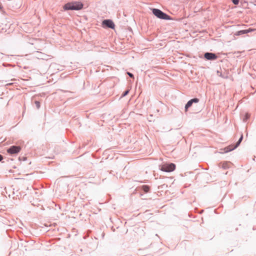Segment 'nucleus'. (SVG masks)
<instances>
[{
  "mask_svg": "<svg viewBox=\"0 0 256 256\" xmlns=\"http://www.w3.org/2000/svg\"><path fill=\"white\" fill-rule=\"evenodd\" d=\"M83 8L82 2H68L64 6V10H80Z\"/></svg>",
  "mask_w": 256,
  "mask_h": 256,
  "instance_id": "obj_1",
  "label": "nucleus"
},
{
  "mask_svg": "<svg viewBox=\"0 0 256 256\" xmlns=\"http://www.w3.org/2000/svg\"><path fill=\"white\" fill-rule=\"evenodd\" d=\"M176 168V165L173 163H164L160 166V170L166 172H171Z\"/></svg>",
  "mask_w": 256,
  "mask_h": 256,
  "instance_id": "obj_2",
  "label": "nucleus"
},
{
  "mask_svg": "<svg viewBox=\"0 0 256 256\" xmlns=\"http://www.w3.org/2000/svg\"><path fill=\"white\" fill-rule=\"evenodd\" d=\"M152 13L153 14L156 16L158 18L164 19V20H168L169 19V16H168L166 14L163 12L162 11L156 8H153L152 9Z\"/></svg>",
  "mask_w": 256,
  "mask_h": 256,
  "instance_id": "obj_3",
  "label": "nucleus"
},
{
  "mask_svg": "<svg viewBox=\"0 0 256 256\" xmlns=\"http://www.w3.org/2000/svg\"><path fill=\"white\" fill-rule=\"evenodd\" d=\"M242 139V136H241L240 140H238V142L234 146L232 145V146H228L224 150V152H230V151L232 150H233L235 149L240 144Z\"/></svg>",
  "mask_w": 256,
  "mask_h": 256,
  "instance_id": "obj_4",
  "label": "nucleus"
},
{
  "mask_svg": "<svg viewBox=\"0 0 256 256\" xmlns=\"http://www.w3.org/2000/svg\"><path fill=\"white\" fill-rule=\"evenodd\" d=\"M20 150V148L18 146H12L8 148L7 151L10 154H15L18 153Z\"/></svg>",
  "mask_w": 256,
  "mask_h": 256,
  "instance_id": "obj_5",
  "label": "nucleus"
},
{
  "mask_svg": "<svg viewBox=\"0 0 256 256\" xmlns=\"http://www.w3.org/2000/svg\"><path fill=\"white\" fill-rule=\"evenodd\" d=\"M102 24L110 28H114V23L110 20H104L102 22Z\"/></svg>",
  "mask_w": 256,
  "mask_h": 256,
  "instance_id": "obj_6",
  "label": "nucleus"
},
{
  "mask_svg": "<svg viewBox=\"0 0 256 256\" xmlns=\"http://www.w3.org/2000/svg\"><path fill=\"white\" fill-rule=\"evenodd\" d=\"M204 58L207 60H215L217 57L214 54L206 52L204 54Z\"/></svg>",
  "mask_w": 256,
  "mask_h": 256,
  "instance_id": "obj_7",
  "label": "nucleus"
},
{
  "mask_svg": "<svg viewBox=\"0 0 256 256\" xmlns=\"http://www.w3.org/2000/svg\"><path fill=\"white\" fill-rule=\"evenodd\" d=\"M198 102V98H193L191 100H189L185 106V110L186 111L188 108L191 106L193 102Z\"/></svg>",
  "mask_w": 256,
  "mask_h": 256,
  "instance_id": "obj_8",
  "label": "nucleus"
},
{
  "mask_svg": "<svg viewBox=\"0 0 256 256\" xmlns=\"http://www.w3.org/2000/svg\"><path fill=\"white\" fill-rule=\"evenodd\" d=\"M247 34V32H246V30H240L238 32L236 33V35L237 36H238V35H240V34Z\"/></svg>",
  "mask_w": 256,
  "mask_h": 256,
  "instance_id": "obj_9",
  "label": "nucleus"
},
{
  "mask_svg": "<svg viewBox=\"0 0 256 256\" xmlns=\"http://www.w3.org/2000/svg\"><path fill=\"white\" fill-rule=\"evenodd\" d=\"M143 190L144 192H148L149 190V188L148 186H143Z\"/></svg>",
  "mask_w": 256,
  "mask_h": 256,
  "instance_id": "obj_10",
  "label": "nucleus"
},
{
  "mask_svg": "<svg viewBox=\"0 0 256 256\" xmlns=\"http://www.w3.org/2000/svg\"><path fill=\"white\" fill-rule=\"evenodd\" d=\"M246 30L247 33H248V32H252L255 30H256L250 28H249L248 30Z\"/></svg>",
  "mask_w": 256,
  "mask_h": 256,
  "instance_id": "obj_11",
  "label": "nucleus"
},
{
  "mask_svg": "<svg viewBox=\"0 0 256 256\" xmlns=\"http://www.w3.org/2000/svg\"><path fill=\"white\" fill-rule=\"evenodd\" d=\"M234 4H238L239 2V0H232Z\"/></svg>",
  "mask_w": 256,
  "mask_h": 256,
  "instance_id": "obj_12",
  "label": "nucleus"
},
{
  "mask_svg": "<svg viewBox=\"0 0 256 256\" xmlns=\"http://www.w3.org/2000/svg\"><path fill=\"white\" fill-rule=\"evenodd\" d=\"M129 92V90H126L122 94V96H126L128 93Z\"/></svg>",
  "mask_w": 256,
  "mask_h": 256,
  "instance_id": "obj_13",
  "label": "nucleus"
},
{
  "mask_svg": "<svg viewBox=\"0 0 256 256\" xmlns=\"http://www.w3.org/2000/svg\"><path fill=\"white\" fill-rule=\"evenodd\" d=\"M36 104L38 108H39L40 106V104L38 102H36Z\"/></svg>",
  "mask_w": 256,
  "mask_h": 256,
  "instance_id": "obj_14",
  "label": "nucleus"
},
{
  "mask_svg": "<svg viewBox=\"0 0 256 256\" xmlns=\"http://www.w3.org/2000/svg\"><path fill=\"white\" fill-rule=\"evenodd\" d=\"M128 75L130 77H131V78H132V77H133V74H131V73H130V72H128Z\"/></svg>",
  "mask_w": 256,
  "mask_h": 256,
  "instance_id": "obj_15",
  "label": "nucleus"
},
{
  "mask_svg": "<svg viewBox=\"0 0 256 256\" xmlns=\"http://www.w3.org/2000/svg\"><path fill=\"white\" fill-rule=\"evenodd\" d=\"M248 117H249V115L248 114H246V119L248 118Z\"/></svg>",
  "mask_w": 256,
  "mask_h": 256,
  "instance_id": "obj_16",
  "label": "nucleus"
},
{
  "mask_svg": "<svg viewBox=\"0 0 256 256\" xmlns=\"http://www.w3.org/2000/svg\"><path fill=\"white\" fill-rule=\"evenodd\" d=\"M2 160V155L0 154V161H1Z\"/></svg>",
  "mask_w": 256,
  "mask_h": 256,
  "instance_id": "obj_17",
  "label": "nucleus"
}]
</instances>
